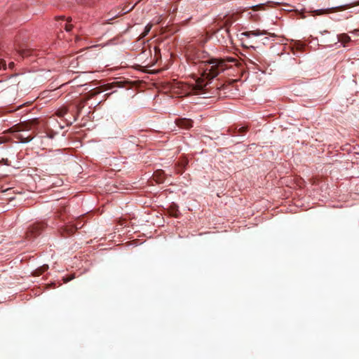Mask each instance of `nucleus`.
<instances>
[{"mask_svg": "<svg viewBox=\"0 0 359 359\" xmlns=\"http://www.w3.org/2000/svg\"><path fill=\"white\" fill-rule=\"evenodd\" d=\"M358 32H359V30H358V29H355V30L353 31V32H355V34H357Z\"/></svg>", "mask_w": 359, "mask_h": 359, "instance_id": "9", "label": "nucleus"}, {"mask_svg": "<svg viewBox=\"0 0 359 359\" xmlns=\"http://www.w3.org/2000/svg\"><path fill=\"white\" fill-rule=\"evenodd\" d=\"M36 123H37L36 119H33V120L30 121L29 122L26 123L25 126H26L27 128H29V129H31L32 126V125H36Z\"/></svg>", "mask_w": 359, "mask_h": 359, "instance_id": "7", "label": "nucleus"}, {"mask_svg": "<svg viewBox=\"0 0 359 359\" xmlns=\"http://www.w3.org/2000/svg\"><path fill=\"white\" fill-rule=\"evenodd\" d=\"M338 39L339 41L344 46H345L346 43L351 41V37L346 34H340Z\"/></svg>", "mask_w": 359, "mask_h": 359, "instance_id": "3", "label": "nucleus"}, {"mask_svg": "<svg viewBox=\"0 0 359 359\" xmlns=\"http://www.w3.org/2000/svg\"><path fill=\"white\" fill-rule=\"evenodd\" d=\"M264 4H260L255 6H250L249 8H252L253 11H257L262 8Z\"/></svg>", "mask_w": 359, "mask_h": 359, "instance_id": "6", "label": "nucleus"}, {"mask_svg": "<svg viewBox=\"0 0 359 359\" xmlns=\"http://www.w3.org/2000/svg\"><path fill=\"white\" fill-rule=\"evenodd\" d=\"M266 34V31H261L259 29L249 31L242 33V35L248 39H250L252 36H259Z\"/></svg>", "mask_w": 359, "mask_h": 359, "instance_id": "2", "label": "nucleus"}, {"mask_svg": "<svg viewBox=\"0 0 359 359\" xmlns=\"http://www.w3.org/2000/svg\"><path fill=\"white\" fill-rule=\"evenodd\" d=\"M179 125L181 127H184L186 128H189L192 126V122L190 120H182L180 121Z\"/></svg>", "mask_w": 359, "mask_h": 359, "instance_id": "4", "label": "nucleus"}, {"mask_svg": "<svg viewBox=\"0 0 359 359\" xmlns=\"http://www.w3.org/2000/svg\"><path fill=\"white\" fill-rule=\"evenodd\" d=\"M236 61L235 58L227 57L225 58H213L205 62L203 72L195 83H179V88L183 90L182 93L189 95L192 92L202 90L208 84V81L215 78L220 73L231 67L228 62H236Z\"/></svg>", "mask_w": 359, "mask_h": 359, "instance_id": "1", "label": "nucleus"}, {"mask_svg": "<svg viewBox=\"0 0 359 359\" xmlns=\"http://www.w3.org/2000/svg\"><path fill=\"white\" fill-rule=\"evenodd\" d=\"M66 30H67V31H70V30H71V29L69 28V27H67H67H66Z\"/></svg>", "mask_w": 359, "mask_h": 359, "instance_id": "8", "label": "nucleus"}, {"mask_svg": "<svg viewBox=\"0 0 359 359\" xmlns=\"http://www.w3.org/2000/svg\"><path fill=\"white\" fill-rule=\"evenodd\" d=\"M151 27H152V25H151V24H150V23L147 24V25L145 26V27H144V32L142 34V37H144V36H146V35H147V34L150 32V30H151Z\"/></svg>", "mask_w": 359, "mask_h": 359, "instance_id": "5", "label": "nucleus"}]
</instances>
